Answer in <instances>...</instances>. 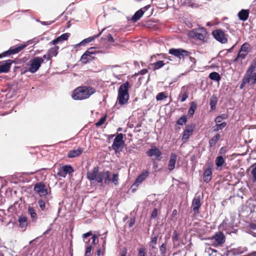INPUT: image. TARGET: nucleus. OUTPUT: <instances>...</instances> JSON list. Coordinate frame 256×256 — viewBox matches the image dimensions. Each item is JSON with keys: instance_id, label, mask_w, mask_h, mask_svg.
Segmentation results:
<instances>
[{"instance_id": "1", "label": "nucleus", "mask_w": 256, "mask_h": 256, "mask_svg": "<svg viewBox=\"0 0 256 256\" xmlns=\"http://www.w3.org/2000/svg\"><path fill=\"white\" fill-rule=\"evenodd\" d=\"M95 92V89L92 87L79 86L73 91L72 96L75 100H82L88 98Z\"/></svg>"}, {"instance_id": "2", "label": "nucleus", "mask_w": 256, "mask_h": 256, "mask_svg": "<svg viewBox=\"0 0 256 256\" xmlns=\"http://www.w3.org/2000/svg\"><path fill=\"white\" fill-rule=\"evenodd\" d=\"M130 88L129 83L126 82L122 84L119 88L118 96V101L120 105L126 104L129 98L128 92Z\"/></svg>"}, {"instance_id": "3", "label": "nucleus", "mask_w": 256, "mask_h": 256, "mask_svg": "<svg viewBox=\"0 0 256 256\" xmlns=\"http://www.w3.org/2000/svg\"><path fill=\"white\" fill-rule=\"evenodd\" d=\"M86 176L88 179L92 182H98V183L102 182V172H98V168L97 166L94 167L92 170L88 172Z\"/></svg>"}, {"instance_id": "4", "label": "nucleus", "mask_w": 256, "mask_h": 256, "mask_svg": "<svg viewBox=\"0 0 256 256\" xmlns=\"http://www.w3.org/2000/svg\"><path fill=\"white\" fill-rule=\"evenodd\" d=\"M95 48L92 47L88 48L81 56L80 62L84 64H86L94 59L96 51Z\"/></svg>"}, {"instance_id": "5", "label": "nucleus", "mask_w": 256, "mask_h": 256, "mask_svg": "<svg viewBox=\"0 0 256 256\" xmlns=\"http://www.w3.org/2000/svg\"><path fill=\"white\" fill-rule=\"evenodd\" d=\"M124 146L123 135L122 134H120L114 138L112 148L115 150V152L118 153L122 150Z\"/></svg>"}, {"instance_id": "6", "label": "nucleus", "mask_w": 256, "mask_h": 256, "mask_svg": "<svg viewBox=\"0 0 256 256\" xmlns=\"http://www.w3.org/2000/svg\"><path fill=\"white\" fill-rule=\"evenodd\" d=\"M44 60L41 57H36L30 61L29 72L31 73L36 72L40 68Z\"/></svg>"}, {"instance_id": "7", "label": "nucleus", "mask_w": 256, "mask_h": 256, "mask_svg": "<svg viewBox=\"0 0 256 256\" xmlns=\"http://www.w3.org/2000/svg\"><path fill=\"white\" fill-rule=\"evenodd\" d=\"M212 36L214 38L222 44L228 42L227 36L220 30H216L212 32Z\"/></svg>"}, {"instance_id": "8", "label": "nucleus", "mask_w": 256, "mask_h": 256, "mask_svg": "<svg viewBox=\"0 0 256 256\" xmlns=\"http://www.w3.org/2000/svg\"><path fill=\"white\" fill-rule=\"evenodd\" d=\"M210 240L212 245L218 246L224 242L225 237L222 233L218 232L210 238Z\"/></svg>"}, {"instance_id": "9", "label": "nucleus", "mask_w": 256, "mask_h": 256, "mask_svg": "<svg viewBox=\"0 0 256 256\" xmlns=\"http://www.w3.org/2000/svg\"><path fill=\"white\" fill-rule=\"evenodd\" d=\"M169 53L181 59L188 56L190 52L182 48H171L169 50Z\"/></svg>"}, {"instance_id": "10", "label": "nucleus", "mask_w": 256, "mask_h": 256, "mask_svg": "<svg viewBox=\"0 0 256 256\" xmlns=\"http://www.w3.org/2000/svg\"><path fill=\"white\" fill-rule=\"evenodd\" d=\"M26 46V44H21L16 48H10L9 50L6 51L2 54H0V58H2L8 55L17 54L20 51H21L22 49H24Z\"/></svg>"}, {"instance_id": "11", "label": "nucleus", "mask_w": 256, "mask_h": 256, "mask_svg": "<svg viewBox=\"0 0 256 256\" xmlns=\"http://www.w3.org/2000/svg\"><path fill=\"white\" fill-rule=\"evenodd\" d=\"M34 190L40 196H46L48 194L46 186L42 183L36 184L34 186Z\"/></svg>"}, {"instance_id": "12", "label": "nucleus", "mask_w": 256, "mask_h": 256, "mask_svg": "<svg viewBox=\"0 0 256 256\" xmlns=\"http://www.w3.org/2000/svg\"><path fill=\"white\" fill-rule=\"evenodd\" d=\"M12 61L8 60L0 62V74L8 72L11 66Z\"/></svg>"}, {"instance_id": "13", "label": "nucleus", "mask_w": 256, "mask_h": 256, "mask_svg": "<svg viewBox=\"0 0 256 256\" xmlns=\"http://www.w3.org/2000/svg\"><path fill=\"white\" fill-rule=\"evenodd\" d=\"M194 126L193 125H189L186 127V128L184 132L182 140L184 142H186L190 136L192 135Z\"/></svg>"}, {"instance_id": "14", "label": "nucleus", "mask_w": 256, "mask_h": 256, "mask_svg": "<svg viewBox=\"0 0 256 256\" xmlns=\"http://www.w3.org/2000/svg\"><path fill=\"white\" fill-rule=\"evenodd\" d=\"M148 174L149 172L148 171L146 170L143 172L138 176L132 186L137 188L148 177Z\"/></svg>"}, {"instance_id": "15", "label": "nucleus", "mask_w": 256, "mask_h": 256, "mask_svg": "<svg viewBox=\"0 0 256 256\" xmlns=\"http://www.w3.org/2000/svg\"><path fill=\"white\" fill-rule=\"evenodd\" d=\"M177 160V155L175 153H172L168 160V168L170 171H172L175 168L176 162Z\"/></svg>"}, {"instance_id": "16", "label": "nucleus", "mask_w": 256, "mask_h": 256, "mask_svg": "<svg viewBox=\"0 0 256 256\" xmlns=\"http://www.w3.org/2000/svg\"><path fill=\"white\" fill-rule=\"evenodd\" d=\"M150 156H154L157 160H160V157L162 154L160 150L156 147H152L146 152Z\"/></svg>"}, {"instance_id": "17", "label": "nucleus", "mask_w": 256, "mask_h": 256, "mask_svg": "<svg viewBox=\"0 0 256 256\" xmlns=\"http://www.w3.org/2000/svg\"><path fill=\"white\" fill-rule=\"evenodd\" d=\"M70 36V34L68 32L64 33L57 38L56 39L50 42V44H51L56 45L60 42H62L66 40Z\"/></svg>"}, {"instance_id": "18", "label": "nucleus", "mask_w": 256, "mask_h": 256, "mask_svg": "<svg viewBox=\"0 0 256 256\" xmlns=\"http://www.w3.org/2000/svg\"><path fill=\"white\" fill-rule=\"evenodd\" d=\"M200 206V197L197 196L195 197L192 202V208L193 210L196 212H198V210Z\"/></svg>"}, {"instance_id": "19", "label": "nucleus", "mask_w": 256, "mask_h": 256, "mask_svg": "<svg viewBox=\"0 0 256 256\" xmlns=\"http://www.w3.org/2000/svg\"><path fill=\"white\" fill-rule=\"evenodd\" d=\"M59 49V47L58 46H55L51 48H50L48 51V58L47 60H50L52 58L53 56H56L58 54V50Z\"/></svg>"}, {"instance_id": "20", "label": "nucleus", "mask_w": 256, "mask_h": 256, "mask_svg": "<svg viewBox=\"0 0 256 256\" xmlns=\"http://www.w3.org/2000/svg\"><path fill=\"white\" fill-rule=\"evenodd\" d=\"M102 32H101L98 35H96L93 36L89 37L87 38H86L80 42L79 44H76L74 46V47L76 48L78 46H83L85 43H89L93 41L95 38L98 37L102 34Z\"/></svg>"}, {"instance_id": "21", "label": "nucleus", "mask_w": 256, "mask_h": 256, "mask_svg": "<svg viewBox=\"0 0 256 256\" xmlns=\"http://www.w3.org/2000/svg\"><path fill=\"white\" fill-rule=\"evenodd\" d=\"M212 174V172L211 168H206L204 170V175H203L204 180L206 182H209L211 180Z\"/></svg>"}, {"instance_id": "22", "label": "nucleus", "mask_w": 256, "mask_h": 256, "mask_svg": "<svg viewBox=\"0 0 256 256\" xmlns=\"http://www.w3.org/2000/svg\"><path fill=\"white\" fill-rule=\"evenodd\" d=\"M82 148H80L70 150L68 152V156L69 158H74L78 156L82 153Z\"/></svg>"}, {"instance_id": "23", "label": "nucleus", "mask_w": 256, "mask_h": 256, "mask_svg": "<svg viewBox=\"0 0 256 256\" xmlns=\"http://www.w3.org/2000/svg\"><path fill=\"white\" fill-rule=\"evenodd\" d=\"M200 30V32H196L195 36L200 40H204L206 35V30L204 28H202Z\"/></svg>"}, {"instance_id": "24", "label": "nucleus", "mask_w": 256, "mask_h": 256, "mask_svg": "<svg viewBox=\"0 0 256 256\" xmlns=\"http://www.w3.org/2000/svg\"><path fill=\"white\" fill-rule=\"evenodd\" d=\"M18 222L20 228L26 229L28 225L26 218L24 216H20L18 218Z\"/></svg>"}, {"instance_id": "25", "label": "nucleus", "mask_w": 256, "mask_h": 256, "mask_svg": "<svg viewBox=\"0 0 256 256\" xmlns=\"http://www.w3.org/2000/svg\"><path fill=\"white\" fill-rule=\"evenodd\" d=\"M215 162L217 169L221 170L222 166L225 162V160L222 156H218L216 158Z\"/></svg>"}, {"instance_id": "26", "label": "nucleus", "mask_w": 256, "mask_h": 256, "mask_svg": "<svg viewBox=\"0 0 256 256\" xmlns=\"http://www.w3.org/2000/svg\"><path fill=\"white\" fill-rule=\"evenodd\" d=\"M144 14V12L142 9L138 10L132 18V20L134 22H136L143 16Z\"/></svg>"}, {"instance_id": "27", "label": "nucleus", "mask_w": 256, "mask_h": 256, "mask_svg": "<svg viewBox=\"0 0 256 256\" xmlns=\"http://www.w3.org/2000/svg\"><path fill=\"white\" fill-rule=\"evenodd\" d=\"M238 16L240 20H246L248 18V12L246 10H242L238 12Z\"/></svg>"}, {"instance_id": "28", "label": "nucleus", "mask_w": 256, "mask_h": 256, "mask_svg": "<svg viewBox=\"0 0 256 256\" xmlns=\"http://www.w3.org/2000/svg\"><path fill=\"white\" fill-rule=\"evenodd\" d=\"M245 76L248 78V82L250 84H256V72L250 74H245Z\"/></svg>"}, {"instance_id": "29", "label": "nucleus", "mask_w": 256, "mask_h": 256, "mask_svg": "<svg viewBox=\"0 0 256 256\" xmlns=\"http://www.w3.org/2000/svg\"><path fill=\"white\" fill-rule=\"evenodd\" d=\"M102 180H104L106 184H108L110 182L111 180L109 172H102Z\"/></svg>"}, {"instance_id": "30", "label": "nucleus", "mask_w": 256, "mask_h": 256, "mask_svg": "<svg viewBox=\"0 0 256 256\" xmlns=\"http://www.w3.org/2000/svg\"><path fill=\"white\" fill-rule=\"evenodd\" d=\"M220 138V135L218 134L216 135L213 138H212L209 141V144L210 146L212 147L214 146L216 144L218 140Z\"/></svg>"}, {"instance_id": "31", "label": "nucleus", "mask_w": 256, "mask_h": 256, "mask_svg": "<svg viewBox=\"0 0 256 256\" xmlns=\"http://www.w3.org/2000/svg\"><path fill=\"white\" fill-rule=\"evenodd\" d=\"M209 78L214 80L218 82L220 80V74L216 72H212L210 73L209 75Z\"/></svg>"}, {"instance_id": "32", "label": "nucleus", "mask_w": 256, "mask_h": 256, "mask_svg": "<svg viewBox=\"0 0 256 256\" xmlns=\"http://www.w3.org/2000/svg\"><path fill=\"white\" fill-rule=\"evenodd\" d=\"M196 108V103H194V102H192L191 103L190 108L188 110V114L190 116H192L194 114Z\"/></svg>"}, {"instance_id": "33", "label": "nucleus", "mask_w": 256, "mask_h": 256, "mask_svg": "<svg viewBox=\"0 0 256 256\" xmlns=\"http://www.w3.org/2000/svg\"><path fill=\"white\" fill-rule=\"evenodd\" d=\"M228 118V115L226 114H222L217 116L215 119L216 124L221 123L223 120H226Z\"/></svg>"}, {"instance_id": "34", "label": "nucleus", "mask_w": 256, "mask_h": 256, "mask_svg": "<svg viewBox=\"0 0 256 256\" xmlns=\"http://www.w3.org/2000/svg\"><path fill=\"white\" fill-rule=\"evenodd\" d=\"M168 96L167 94L164 92H160L158 93L156 96V100L158 101L162 100L166 98Z\"/></svg>"}, {"instance_id": "35", "label": "nucleus", "mask_w": 256, "mask_h": 256, "mask_svg": "<svg viewBox=\"0 0 256 256\" xmlns=\"http://www.w3.org/2000/svg\"><path fill=\"white\" fill-rule=\"evenodd\" d=\"M226 122H223L221 123L216 124V126H214V130H222L223 128H224L226 126Z\"/></svg>"}, {"instance_id": "36", "label": "nucleus", "mask_w": 256, "mask_h": 256, "mask_svg": "<svg viewBox=\"0 0 256 256\" xmlns=\"http://www.w3.org/2000/svg\"><path fill=\"white\" fill-rule=\"evenodd\" d=\"M62 170H64L65 172L68 174H70L73 172V169L72 167L70 166H62Z\"/></svg>"}, {"instance_id": "37", "label": "nucleus", "mask_w": 256, "mask_h": 256, "mask_svg": "<svg viewBox=\"0 0 256 256\" xmlns=\"http://www.w3.org/2000/svg\"><path fill=\"white\" fill-rule=\"evenodd\" d=\"M256 68V65H254L252 63L247 70L246 74H254L253 72L254 71Z\"/></svg>"}, {"instance_id": "38", "label": "nucleus", "mask_w": 256, "mask_h": 256, "mask_svg": "<svg viewBox=\"0 0 256 256\" xmlns=\"http://www.w3.org/2000/svg\"><path fill=\"white\" fill-rule=\"evenodd\" d=\"M250 168L252 169L251 174L254 180L256 182V164H253L250 166Z\"/></svg>"}, {"instance_id": "39", "label": "nucleus", "mask_w": 256, "mask_h": 256, "mask_svg": "<svg viewBox=\"0 0 256 256\" xmlns=\"http://www.w3.org/2000/svg\"><path fill=\"white\" fill-rule=\"evenodd\" d=\"M28 212L32 218H36L37 214L36 213L34 210L32 208L29 207L28 208Z\"/></svg>"}, {"instance_id": "40", "label": "nucleus", "mask_w": 256, "mask_h": 256, "mask_svg": "<svg viewBox=\"0 0 256 256\" xmlns=\"http://www.w3.org/2000/svg\"><path fill=\"white\" fill-rule=\"evenodd\" d=\"M249 44L247 43H244L243 44L241 47L240 50L246 52L247 53L248 52V49H249Z\"/></svg>"}, {"instance_id": "41", "label": "nucleus", "mask_w": 256, "mask_h": 256, "mask_svg": "<svg viewBox=\"0 0 256 256\" xmlns=\"http://www.w3.org/2000/svg\"><path fill=\"white\" fill-rule=\"evenodd\" d=\"M186 122V116H182L177 122V123L180 125H183Z\"/></svg>"}, {"instance_id": "42", "label": "nucleus", "mask_w": 256, "mask_h": 256, "mask_svg": "<svg viewBox=\"0 0 256 256\" xmlns=\"http://www.w3.org/2000/svg\"><path fill=\"white\" fill-rule=\"evenodd\" d=\"M248 83H249V82H248V78H246L244 76V77L243 79H242V84H240V89H242L244 87L246 84H248Z\"/></svg>"}, {"instance_id": "43", "label": "nucleus", "mask_w": 256, "mask_h": 256, "mask_svg": "<svg viewBox=\"0 0 256 256\" xmlns=\"http://www.w3.org/2000/svg\"><path fill=\"white\" fill-rule=\"evenodd\" d=\"M248 53L246 52H242V50H240L239 52V53L238 54V56H237V58H236V60L237 59L239 58H240L242 59H244L246 56L247 55Z\"/></svg>"}, {"instance_id": "44", "label": "nucleus", "mask_w": 256, "mask_h": 256, "mask_svg": "<svg viewBox=\"0 0 256 256\" xmlns=\"http://www.w3.org/2000/svg\"><path fill=\"white\" fill-rule=\"evenodd\" d=\"M112 180L115 185H117L118 182V175L117 174H113Z\"/></svg>"}, {"instance_id": "45", "label": "nucleus", "mask_w": 256, "mask_h": 256, "mask_svg": "<svg viewBox=\"0 0 256 256\" xmlns=\"http://www.w3.org/2000/svg\"><path fill=\"white\" fill-rule=\"evenodd\" d=\"M92 248L91 246H88L86 248L84 256H91V252Z\"/></svg>"}, {"instance_id": "46", "label": "nucleus", "mask_w": 256, "mask_h": 256, "mask_svg": "<svg viewBox=\"0 0 256 256\" xmlns=\"http://www.w3.org/2000/svg\"><path fill=\"white\" fill-rule=\"evenodd\" d=\"M156 242H157V237L156 236H154L152 239V240L150 242V246L152 248H155V246H156Z\"/></svg>"}, {"instance_id": "47", "label": "nucleus", "mask_w": 256, "mask_h": 256, "mask_svg": "<svg viewBox=\"0 0 256 256\" xmlns=\"http://www.w3.org/2000/svg\"><path fill=\"white\" fill-rule=\"evenodd\" d=\"M188 94L185 92H184L183 94H182L181 95V98H180V102H184L186 99L188 98Z\"/></svg>"}, {"instance_id": "48", "label": "nucleus", "mask_w": 256, "mask_h": 256, "mask_svg": "<svg viewBox=\"0 0 256 256\" xmlns=\"http://www.w3.org/2000/svg\"><path fill=\"white\" fill-rule=\"evenodd\" d=\"M38 204L40 209L42 210H44L46 206L44 202L42 200H40L38 202Z\"/></svg>"}, {"instance_id": "49", "label": "nucleus", "mask_w": 256, "mask_h": 256, "mask_svg": "<svg viewBox=\"0 0 256 256\" xmlns=\"http://www.w3.org/2000/svg\"><path fill=\"white\" fill-rule=\"evenodd\" d=\"M164 65V63L162 61H158L156 63H154V66L156 68H160L163 66Z\"/></svg>"}, {"instance_id": "50", "label": "nucleus", "mask_w": 256, "mask_h": 256, "mask_svg": "<svg viewBox=\"0 0 256 256\" xmlns=\"http://www.w3.org/2000/svg\"><path fill=\"white\" fill-rule=\"evenodd\" d=\"M106 116H103L101 118L100 120L96 123V125L97 126H102L105 122L106 120Z\"/></svg>"}, {"instance_id": "51", "label": "nucleus", "mask_w": 256, "mask_h": 256, "mask_svg": "<svg viewBox=\"0 0 256 256\" xmlns=\"http://www.w3.org/2000/svg\"><path fill=\"white\" fill-rule=\"evenodd\" d=\"M206 252L208 253L209 255H211L213 252H216V250L209 247L206 248Z\"/></svg>"}, {"instance_id": "52", "label": "nucleus", "mask_w": 256, "mask_h": 256, "mask_svg": "<svg viewBox=\"0 0 256 256\" xmlns=\"http://www.w3.org/2000/svg\"><path fill=\"white\" fill-rule=\"evenodd\" d=\"M58 174L60 176L64 177V178H65L67 174L66 172H65L64 170H62V169L61 168L59 169Z\"/></svg>"}, {"instance_id": "53", "label": "nucleus", "mask_w": 256, "mask_h": 256, "mask_svg": "<svg viewBox=\"0 0 256 256\" xmlns=\"http://www.w3.org/2000/svg\"><path fill=\"white\" fill-rule=\"evenodd\" d=\"M138 256H145V249L141 248L138 250Z\"/></svg>"}, {"instance_id": "54", "label": "nucleus", "mask_w": 256, "mask_h": 256, "mask_svg": "<svg viewBox=\"0 0 256 256\" xmlns=\"http://www.w3.org/2000/svg\"><path fill=\"white\" fill-rule=\"evenodd\" d=\"M216 100L212 99L210 102V106L212 109H213L216 104Z\"/></svg>"}, {"instance_id": "55", "label": "nucleus", "mask_w": 256, "mask_h": 256, "mask_svg": "<svg viewBox=\"0 0 256 256\" xmlns=\"http://www.w3.org/2000/svg\"><path fill=\"white\" fill-rule=\"evenodd\" d=\"M157 215H158V210L155 208L153 210V212L152 214L151 217L153 218H154L157 216Z\"/></svg>"}, {"instance_id": "56", "label": "nucleus", "mask_w": 256, "mask_h": 256, "mask_svg": "<svg viewBox=\"0 0 256 256\" xmlns=\"http://www.w3.org/2000/svg\"><path fill=\"white\" fill-rule=\"evenodd\" d=\"M148 72V70L146 69H143L141 70L140 72L138 73V74H142L144 75L145 74Z\"/></svg>"}, {"instance_id": "57", "label": "nucleus", "mask_w": 256, "mask_h": 256, "mask_svg": "<svg viewBox=\"0 0 256 256\" xmlns=\"http://www.w3.org/2000/svg\"><path fill=\"white\" fill-rule=\"evenodd\" d=\"M166 250V246L164 244H162L160 248V250L162 252V253H164Z\"/></svg>"}, {"instance_id": "58", "label": "nucleus", "mask_w": 256, "mask_h": 256, "mask_svg": "<svg viewBox=\"0 0 256 256\" xmlns=\"http://www.w3.org/2000/svg\"><path fill=\"white\" fill-rule=\"evenodd\" d=\"M108 42H114V40L110 34H108Z\"/></svg>"}, {"instance_id": "59", "label": "nucleus", "mask_w": 256, "mask_h": 256, "mask_svg": "<svg viewBox=\"0 0 256 256\" xmlns=\"http://www.w3.org/2000/svg\"><path fill=\"white\" fill-rule=\"evenodd\" d=\"M104 254V250H102L101 249H99L97 251L98 256H100V254L103 255Z\"/></svg>"}, {"instance_id": "60", "label": "nucleus", "mask_w": 256, "mask_h": 256, "mask_svg": "<svg viewBox=\"0 0 256 256\" xmlns=\"http://www.w3.org/2000/svg\"><path fill=\"white\" fill-rule=\"evenodd\" d=\"M92 234V233L91 232H89L87 233H86L84 234H83V237L84 238H86L88 236H91Z\"/></svg>"}, {"instance_id": "61", "label": "nucleus", "mask_w": 256, "mask_h": 256, "mask_svg": "<svg viewBox=\"0 0 256 256\" xmlns=\"http://www.w3.org/2000/svg\"><path fill=\"white\" fill-rule=\"evenodd\" d=\"M98 238V236L96 234H94L92 237V243L93 244H95V242H96V238Z\"/></svg>"}, {"instance_id": "62", "label": "nucleus", "mask_w": 256, "mask_h": 256, "mask_svg": "<svg viewBox=\"0 0 256 256\" xmlns=\"http://www.w3.org/2000/svg\"><path fill=\"white\" fill-rule=\"evenodd\" d=\"M250 228H252L253 230L256 229V222L251 224Z\"/></svg>"}, {"instance_id": "63", "label": "nucleus", "mask_w": 256, "mask_h": 256, "mask_svg": "<svg viewBox=\"0 0 256 256\" xmlns=\"http://www.w3.org/2000/svg\"><path fill=\"white\" fill-rule=\"evenodd\" d=\"M225 152V150L224 148H222L220 149V154H222L224 153Z\"/></svg>"}, {"instance_id": "64", "label": "nucleus", "mask_w": 256, "mask_h": 256, "mask_svg": "<svg viewBox=\"0 0 256 256\" xmlns=\"http://www.w3.org/2000/svg\"><path fill=\"white\" fill-rule=\"evenodd\" d=\"M248 256H256V252H254L248 254Z\"/></svg>"}]
</instances>
